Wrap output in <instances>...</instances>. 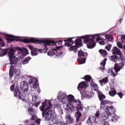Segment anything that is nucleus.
I'll return each mask as SVG.
<instances>
[{
	"instance_id": "obj_1",
	"label": "nucleus",
	"mask_w": 125,
	"mask_h": 125,
	"mask_svg": "<svg viewBox=\"0 0 125 125\" xmlns=\"http://www.w3.org/2000/svg\"><path fill=\"white\" fill-rule=\"evenodd\" d=\"M95 37H97L96 41H97V42L103 40L99 42L100 44L102 45L106 44V42H105V41H106V40H107L108 42H112L113 39V38H111L110 35H108L107 34L105 36V39H103L102 37H100L97 34H95V35H85L81 36L80 38L81 39L84 40L83 42H84V43H86L87 47L88 48H93V47L95 46V42H94Z\"/></svg>"
},
{
	"instance_id": "obj_2",
	"label": "nucleus",
	"mask_w": 125,
	"mask_h": 125,
	"mask_svg": "<svg viewBox=\"0 0 125 125\" xmlns=\"http://www.w3.org/2000/svg\"><path fill=\"white\" fill-rule=\"evenodd\" d=\"M47 103L46 102L42 103V105L40 106L39 108L41 111H42V116L45 121L49 122L50 120H52V123L55 124H57V121H55V119H52V115H53V111L50 110L52 108V104L51 102H49V106L46 107Z\"/></svg>"
},
{
	"instance_id": "obj_3",
	"label": "nucleus",
	"mask_w": 125,
	"mask_h": 125,
	"mask_svg": "<svg viewBox=\"0 0 125 125\" xmlns=\"http://www.w3.org/2000/svg\"><path fill=\"white\" fill-rule=\"evenodd\" d=\"M112 104L113 103L108 100L102 101L101 103V109H104L106 107L105 112H104L102 115V120L103 121H106L109 116H111V115L116 113V109L114 108Z\"/></svg>"
},
{
	"instance_id": "obj_4",
	"label": "nucleus",
	"mask_w": 125,
	"mask_h": 125,
	"mask_svg": "<svg viewBox=\"0 0 125 125\" xmlns=\"http://www.w3.org/2000/svg\"><path fill=\"white\" fill-rule=\"evenodd\" d=\"M24 42H31L32 43H42L44 47H47L48 45H52V46H57L62 44V40H59L55 42L54 40H42L37 39L35 38H31L30 39L23 40Z\"/></svg>"
},
{
	"instance_id": "obj_5",
	"label": "nucleus",
	"mask_w": 125,
	"mask_h": 125,
	"mask_svg": "<svg viewBox=\"0 0 125 125\" xmlns=\"http://www.w3.org/2000/svg\"><path fill=\"white\" fill-rule=\"evenodd\" d=\"M30 39H31V38L29 39L26 38L23 40H21L19 37L14 36L11 35H7L6 37L7 42H8V43L12 42H14V41H15L16 42H21L22 41L24 43H29V42H24V40H30Z\"/></svg>"
},
{
	"instance_id": "obj_6",
	"label": "nucleus",
	"mask_w": 125,
	"mask_h": 125,
	"mask_svg": "<svg viewBox=\"0 0 125 125\" xmlns=\"http://www.w3.org/2000/svg\"><path fill=\"white\" fill-rule=\"evenodd\" d=\"M47 50H48V47H45L44 49H38L35 48L34 50H31V53L32 56H37V55L39 54L38 52H40V53H46Z\"/></svg>"
},
{
	"instance_id": "obj_7",
	"label": "nucleus",
	"mask_w": 125,
	"mask_h": 125,
	"mask_svg": "<svg viewBox=\"0 0 125 125\" xmlns=\"http://www.w3.org/2000/svg\"><path fill=\"white\" fill-rule=\"evenodd\" d=\"M60 47H61V46H57L56 48L52 49L51 50L49 51L47 53V55L50 57L55 55L56 57H59L60 55H62V53H60L57 51L58 49H60Z\"/></svg>"
},
{
	"instance_id": "obj_8",
	"label": "nucleus",
	"mask_w": 125,
	"mask_h": 125,
	"mask_svg": "<svg viewBox=\"0 0 125 125\" xmlns=\"http://www.w3.org/2000/svg\"><path fill=\"white\" fill-rule=\"evenodd\" d=\"M14 95L15 97H18L20 99H22L26 97V94H22V92L20 90V88L18 86H16L14 91Z\"/></svg>"
},
{
	"instance_id": "obj_9",
	"label": "nucleus",
	"mask_w": 125,
	"mask_h": 125,
	"mask_svg": "<svg viewBox=\"0 0 125 125\" xmlns=\"http://www.w3.org/2000/svg\"><path fill=\"white\" fill-rule=\"evenodd\" d=\"M21 88L23 91L24 94H27L28 93V90H29V84L26 81H22L21 83Z\"/></svg>"
},
{
	"instance_id": "obj_10",
	"label": "nucleus",
	"mask_w": 125,
	"mask_h": 125,
	"mask_svg": "<svg viewBox=\"0 0 125 125\" xmlns=\"http://www.w3.org/2000/svg\"><path fill=\"white\" fill-rule=\"evenodd\" d=\"M27 111L29 113V115L31 116V118H30V120L31 121H34V120H37V116L35 114V111H34V108L32 107H29L27 109Z\"/></svg>"
},
{
	"instance_id": "obj_11",
	"label": "nucleus",
	"mask_w": 125,
	"mask_h": 125,
	"mask_svg": "<svg viewBox=\"0 0 125 125\" xmlns=\"http://www.w3.org/2000/svg\"><path fill=\"white\" fill-rule=\"evenodd\" d=\"M125 66V63L124 62H121L119 64L116 63L114 65V69L116 73H118L123 67Z\"/></svg>"
},
{
	"instance_id": "obj_12",
	"label": "nucleus",
	"mask_w": 125,
	"mask_h": 125,
	"mask_svg": "<svg viewBox=\"0 0 125 125\" xmlns=\"http://www.w3.org/2000/svg\"><path fill=\"white\" fill-rule=\"evenodd\" d=\"M73 39H75V37L69 38L67 40H64V42H65V45L69 47L71 46L72 44H74V41L72 40Z\"/></svg>"
},
{
	"instance_id": "obj_13",
	"label": "nucleus",
	"mask_w": 125,
	"mask_h": 125,
	"mask_svg": "<svg viewBox=\"0 0 125 125\" xmlns=\"http://www.w3.org/2000/svg\"><path fill=\"white\" fill-rule=\"evenodd\" d=\"M81 96L83 98H85L86 99H89L91 97V93L88 91H84L83 93H81Z\"/></svg>"
},
{
	"instance_id": "obj_14",
	"label": "nucleus",
	"mask_w": 125,
	"mask_h": 125,
	"mask_svg": "<svg viewBox=\"0 0 125 125\" xmlns=\"http://www.w3.org/2000/svg\"><path fill=\"white\" fill-rule=\"evenodd\" d=\"M10 60V63L11 65H15V64H16L17 62H18V58H16V57H10L9 58Z\"/></svg>"
},
{
	"instance_id": "obj_15",
	"label": "nucleus",
	"mask_w": 125,
	"mask_h": 125,
	"mask_svg": "<svg viewBox=\"0 0 125 125\" xmlns=\"http://www.w3.org/2000/svg\"><path fill=\"white\" fill-rule=\"evenodd\" d=\"M87 87V84L85 83V82H81L78 86V89L80 90V88H86Z\"/></svg>"
},
{
	"instance_id": "obj_16",
	"label": "nucleus",
	"mask_w": 125,
	"mask_h": 125,
	"mask_svg": "<svg viewBox=\"0 0 125 125\" xmlns=\"http://www.w3.org/2000/svg\"><path fill=\"white\" fill-rule=\"evenodd\" d=\"M75 46L76 47H81V46H82L83 45V42L81 39H77L75 41Z\"/></svg>"
},
{
	"instance_id": "obj_17",
	"label": "nucleus",
	"mask_w": 125,
	"mask_h": 125,
	"mask_svg": "<svg viewBox=\"0 0 125 125\" xmlns=\"http://www.w3.org/2000/svg\"><path fill=\"white\" fill-rule=\"evenodd\" d=\"M95 121H96L95 117H91L88 118L87 123L89 125H93V124L95 123Z\"/></svg>"
},
{
	"instance_id": "obj_18",
	"label": "nucleus",
	"mask_w": 125,
	"mask_h": 125,
	"mask_svg": "<svg viewBox=\"0 0 125 125\" xmlns=\"http://www.w3.org/2000/svg\"><path fill=\"white\" fill-rule=\"evenodd\" d=\"M68 102L71 103V102H75L77 103V100H75V97L73 95H69L67 96Z\"/></svg>"
},
{
	"instance_id": "obj_19",
	"label": "nucleus",
	"mask_w": 125,
	"mask_h": 125,
	"mask_svg": "<svg viewBox=\"0 0 125 125\" xmlns=\"http://www.w3.org/2000/svg\"><path fill=\"white\" fill-rule=\"evenodd\" d=\"M113 54H118V55H122L121 50L119 49L118 47H114L112 49Z\"/></svg>"
},
{
	"instance_id": "obj_20",
	"label": "nucleus",
	"mask_w": 125,
	"mask_h": 125,
	"mask_svg": "<svg viewBox=\"0 0 125 125\" xmlns=\"http://www.w3.org/2000/svg\"><path fill=\"white\" fill-rule=\"evenodd\" d=\"M66 122H67V123H68V124H73V123H74V118H73V117H72V116H71L70 115H66Z\"/></svg>"
},
{
	"instance_id": "obj_21",
	"label": "nucleus",
	"mask_w": 125,
	"mask_h": 125,
	"mask_svg": "<svg viewBox=\"0 0 125 125\" xmlns=\"http://www.w3.org/2000/svg\"><path fill=\"white\" fill-rule=\"evenodd\" d=\"M109 59L113 62H118L120 60V58L117 56H111L109 57Z\"/></svg>"
},
{
	"instance_id": "obj_22",
	"label": "nucleus",
	"mask_w": 125,
	"mask_h": 125,
	"mask_svg": "<svg viewBox=\"0 0 125 125\" xmlns=\"http://www.w3.org/2000/svg\"><path fill=\"white\" fill-rule=\"evenodd\" d=\"M85 61H86V58H79L77 59V62H78L79 64L80 65L82 64H84L85 63Z\"/></svg>"
},
{
	"instance_id": "obj_23",
	"label": "nucleus",
	"mask_w": 125,
	"mask_h": 125,
	"mask_svg": "<svg viewBox=\"0 0 125 125\" xmlns=\"http://www.w3.org/2000/svg\"><path fill=\"white\" fill-rule=\"evenodd\" d=\"M108 82H109V80H108L107 77H105L102 80H99V83L101 85H103V83L104 84H106V83H108Z\"/></svg>"
},
{
	"instance_id": "obj_24",
	"label": "nucleus",
	"mask_w": 125,
	"mask_h": 125,
	"mask_svg": "<svg viewBox=\"0 0 125 125\" xmlns=\"http://www.w3.org/2000/svg\"><path fill=\"white\" fill-rule=\"evenodd\" d=\"M90 84L92 89H93V90H95V91L98 90V85H97V84L92 82Z\"/></svg>"
},
{
	"instance_id": "obj_25",
	"label": "nucleus",
	"mask_w": 125,
	"mask_h": 125,
	"mask_svg": "<svg viewBox=\"0 0 125 125\" xmlns=\"http://www.w3.org/2000/svg\"><path fill=\"white\" fill-rule=\"evenodd\" d=\"M69 51H74V52H75V53H77V52H78V47H77L76 45L74 46H71L69 48Z\"/></svg>"
},
{
	"instance_id": "obj_26",
	"label": "nucleus",
	"mask_w": 125,
	"mask_h": 125,
	"mask_svg": "<svg viewBox=\"0 0 125 125\" xmlns=\"http://www.w3.org/2000/svg\"><path fill=\"white\" fill-rule=\"evenodd\" d=\"M109 94L110 96H115V95L117 94V91H116V89H115V88H112L109 91Z\"/></svg>"
},
{
	"instance_id": "obj_27",
	"label": "nucleus",
	"mask_w": 125,
	"mask_h": 125,
	"mask_svg": "<svg viewBox=\"0 0 125 125\" xmlns=\"http://www.w3.org/2000/svg\"><path fill=\"white\" fill-rule=\"evenodd\" d=\"M67 110H70V111H74L75 110V107L73 105V104L69 103L68 104L66 105Z\"/></svg>"
},
{
	"instance_id": "obj_28",
	"label": "nucleus",
	"mask_w": 125,
	"mask_h": 125,
	"mask_svg": "<svg viewBox=\"0 0 125 125\" xmlns=\"http://www.w3.org/2000/svg\"><path fill=\"white\" fill-rule=\"evenodd\" d=\"M14 53H15V50H14V49H11L10 50V51L8 52L9 58H10V57H14L13 56L14 55Z\"/></svg>"
},
{
	"instance_id": "obj_29",
	"label": "nucleus",
	"mask_w": 125,
	"mask_h": 125,
	"mask_svg": "<svg viewBox=\"0 0 125 125\" xmlns=\"http://www.w3.org/2000/svg\"><path fill=\"white\" fill-rule=\"evenodd\" d=\"M83 80H85L86 82H90L92 80V78L90 75H85L83 78Z\"/></svg>"
},
{
	"instance_id": "obj_30",
	"label": "nucleus",
	"mask_w": 125,
	"mask_h": 125,
	"mask_svg": "<svg viewBox=\"0 0 125 125\" xmlns=\"http://www.w3.org/2000/svg\"><path fill=\"white\" fill-rule=\"evenodd\" d=\"M12 67H13V65H11L9 70V77L10 79H11V78L14 76V74L13 73V68H12Z\"/></svg>"
},
{
	"instance_id": "obj_31",
	"label": "nucleus",
	"mask_w": 125,
	"mask_h": 125,
	"mask_svg": "<svg viewBox=\"0 0 125 125\" xmlns=\"http://www.w3.org/2000/svg\"><path fill=\"white\" fill-rule=\"evenodd\" d=\"M99 52L101 55H102V56H106V55L107 54V51L104 50L102 49L99 50Z\"/></svg>"
},
{
	"instance_id": "obj_32",
	"label": "nucleus",
	"mask_w": 125,
	"mask_h": 125,
	"mask_svg": "<svg viewBox=\"0 0 125 125\" xmlns=\"http://www.w3.org/2000/svg\"><path fill=\"white\" fill-rule=\"evenodd\" d=\"M30 60H31V58H30V57L25 58L24 60H23L22 62V64L23 65H25V64H28V63H29V61H30Z\"/></svg>"
},
{
	"instance_id": "obj_33",
	"label": "nucleus",
	"mask_w": 125,
	"mask_h": 125,
	"mask_svg": "<svg viewBox=\"0 0 125 125\" xmlns=\"http://www.w3.org/2000/svg\"><path fill=\"white\" fill-rule=\"evenodd\" d=\"M82 117V113L80 112H77L76 115V122H79L80 121V118Z\"/></svg>"
},
{
	"instance_id": "obj_34",
	"label": "nucleus",
	"mask_w": 125,
	"mask_h": 125,
	"mask_svg": "<svg viewBox=\"0 0 125 125\" xmlns=\"http://www.w3.org/2000/svg\"><path fill=\"white\" fill-rule=\"evenodd\" d=\"M100 65L101 67H99V70H101V71H104V69H105V62H101Z\"/></svg>"
},
{
	"instance_id": "obj_35",
	"label": "nucleus",
	"mask_w": 125,
	"mask_h": 125,
	"mask_svg": "<svg viewBox=\"0 0 125 125\" xmlns=\"http://www.w3.org/2000/svg\"><path fill=\"white\" fill-rule=\"evenodd\" d=\"M99 98L100 100V101H102L101 103L102 102L103 100H104V99H105V98H106V96L104 95H99Z\"/></svg>"
},
{
	"instance_id": "obj_36",
	"label": "nucleus",
	"mask_w": 125,
	"mask_h": 125,
	"mask_svg": "<svg viewBox=\"0 0 125 125\" xmlns=\"http://www.w3.org/2000/svg\"><path fill=\"white\" fill-rule=\"evenodd\" d=\"M78 57H83L84 56V54L83 51H79L78 54Z\"/></svg>"
},
{
	"instance_id": "obj_37",
	"label": "nucleus",
	"mask_w": 125,
	"mask_h": 125,
	"mask_svg": "<svg viewBox=\"0 0 125 125\" xmlns=\"http://www.w3.org/2000/svg\"><path fill=\"white\" fill-rule=\"evenodd\" d=\"M112 47V44H108L107 45L105 46V48L108 51H110L111 50V48Z\"/></svg>"
},
{
	"instance_id": "obj_38",
	"label": "nucleus",
	"mask_w": 125,
	"mask_h": 125,
	"mask_svg": "<svg viewBox=\"0 0 125 125\" xmlns=\"http://www.w3.org/2000/svg\"><path fill=\"white\" fill-rule=\"evenodd\" d=\"M0 45L3 47V46H5V43H4L3 41H2V39L0 37Z\"/></svg>"
},
{
	"instance_id": "obj_39",
	"label": "nucleus",
	"mask_w": 125,
	"mask_h": 125,
	"mask_svg": "<svg viewBox=\"0 0 125 125\" xmlns=\"http://www.w3.org/2000/svg\"><path fill=\"white\" fill-rule=\"evenodd\" d=\"M4 55H6V50H2V54H0V57H2L4 56Z\"/></svg>"
},
{
	"instance_id": "obj_40",
	"label": "nucleus",
	"mask_w": 125,
	"mask_h": 125,
	"mask_svg": "<svg viewBox=\"0 0 125 125\" xmlns=\"http://www.w3.org/2000/svg\"><path fill=\"white\" fill-rule=\"evenodd\" d=\"M118 120H119V116L115 115L113 116V119L111 120V122H114V121L117 122Z\"/></svg>"
},
{
	"instance_id": "obj_41",
	"label": "nucleus",
	"mask_w": 125,
	"mask_h": 125,
	"mask_svg": "<svg viewBox=\"0 0 125 125\" xmlns=\"http://www.w3.org/2000/svg\"><path fill=\"white\" fill-rule=\"evenodd\" d=\"M108 72H109V73H111V75H113V77H115L116 74H115V73H114V72H113V69L109 68L108 69Z\"/></svg>"
},
{
	"instance_id": "obj_42",
	"label": "nucleus",
	"mask_w": 125,
	"mask_h": 125,
	"mask_svg": "<svg viewBox=\"0 0 125 125\" xmlns=\"http://www.w3.org/2000/svg\"><path fill=\"white\" fill-rule=\"evenodd\" d=\"M121 42L125 43V35L121 36Z\"/></svg>"
},
{
	"instance_id": "obj_43",
	"label": "nucleus",
	"mask_w": 125,
	"mask_h": 125,
	"mask_svg": "<svg viewBox=\"0 0 125 125\" xmlns=\"http://www.w3.org/2000/svg\"><path fill=\"white\" fill-rule=\"evenodd\" d=\"M34 82H35V79L32 77H30L29 80V83H33Z\"/></svg>"
},
{
	"instance_id": "obj_44",
	"label": "nucleus",
	"mask_w": 125,
	"mask_h": 125,
	"mask_svg": "<svg viewBox=\"0 0 125 125\" xmlns=\"http://www.w3.org/2000/svg\"><path fill=\"white\" fill-rule=\"evenodd\" d=\"M117 46L119 47V48H123V44H122V43H121V42H117Z\"/></svg>"
},
{
	"instance_id": "obj_45",
	"label": "nucleus",
	"mask_w": 125,
	"mask_h": 125,
	"mask_svg": "<svg viewBox=\"0 0 125 125\" xmlns=\"http://www.w3.org/2000/svg\"><path fill=\"white\" fill-rule=\"evenodd\" d=\"M37 99H38V96H32V101L34 102H36V101H37Z\"/></svg>"
},
{
	"instance_id": "obj_46",
	"label": "nucleus",
	"mask_w": 125,
	"mask_h": 125,
	"mask_svg": "<svg viewBox=\"0 0 125 125\" xmlns=\"http://www.w3.org/2000/svg\"><path fill=\"white\" fill-rule=\"evenodd\" d=\"M35 121V123H36L37 124H38L40 125L41 123V120L40 119H37V116H36V120H33Z\"/></svg>"
},
{
	"instance_id": "obj_47",
	"label": "nucleus",
	"mask_w": 125,
	"mask_h": 125,
	"mask_svg": "<svg viewBox=\"0 0 125 125\" xmlns=\"http://www.w3.org/2000/svg\"><path fill=\"white\" fill-rule=\"evenodd\" d=\"M38 82L37 81L34 82V84L33 85L34 88H37V87L38 86V85H39V84H38Z\"/></svg>"
},
{
	"instance_id": "obj_48",
	"label": "nucleus",
	"mask_w": 125,
	"mask_h": 125,
	"mask_svg": "<svg viewBox=\"0 0 125 125\" xmlns=\"http://www.w3.org/2000/svg\"><path fill=\"white\" fill-rule=\"evenodd\" d=\"M12 68H13V72L14 73H15V74H16L17 75H18V70L17 69H15V68H14V66H13Z\"/></svg>"
},
{
	"instance_id": "obj_49",
	"label": "nucleus",
	"mask_w": 125,
	"mask_h": 125,
	"mask_svg": "<svg viewBox=\"0 0 125 125\" xmlns=\"http://www.w3.org/2000/svg\"><path fill=\"white\" fill-rule=\"evenodd\" d=\"M117 95H118L121 99L123 98V96H124V94L122 92L117 93Z\"/></svg>"
},
{
	"instance_id": "obj_50",
	"label": "nucleus",
	"mask_w": 125,
	"mask_h": 125,
	"mask_svg": "<svg viewBox=\"0 0 125 125\" xmlns=\"http://www.w3.org/2000/svg\"><path fill=\"white\" fill-rule=\"evenodd\" d=\"M15 87V84H13L12 86H11V87H10L11 91H13V90L14 91V90L15 89H14Z\"/></svg>"
},
{
	"instance_id": "obj_51",
	"label": "nucleus",
	"mask_w": 125,
	"mask_h": 125,
	"mask_svg": "<svg viewBox=\"0 0 125 125\" xmlns=\"http://www.w3.org/2000/svg\"><path fill=\"white\" fill-rule=\"evenodd\" d=\"M95 117H96L97 118H98L99 117V116H100V111H98L95 115Z\"/></svg>"
},
{
	"instance_id": "obj_52",
	"label": "nucleus",
	"mask_w": 125,
	"mask_h": 125,
	"mask_svg": "<svg viewBox=\"0 0 125 125\" xmlns=\"http://www.w3.org/2000/svg\"><path fill=\"white\" fill-rule=\"evenodd\" d=\"M62 101L64 104H66V103H67V99H66L64 97H62Z\"/></svg>"
},
{
	"instance_id": "obj_53",
	"label": "nucleus",
	"mask_w": 125,
	"mask_h": 125,
	"mask_svg": "<svg viewBox=\"0 0 125 125\" xmlns=\"http://www.w3.org/2000/svg\"><path fill=\"white\" fill-rule=\"evenodd\" d=\"M40 104H41V102H38V103L34 104V105H33V106H35V107H39Z\"/></svg>"
},
{
	"instance_id": "obj_54",
	"label": "nucleus",
	"mask_w": 125,
	"mask_h": 125,
	"mask_svg": "<svg viewBox=\"0 0 125 125\" xmlns=\"http://www.w3.org/2000/svg\"><path fill=\"white\" fill-rule=\"evenodd\" d=\"M101 125H110L107 122H104V123H102Z\"/></svg>"
},
{
	"instance_id": "obj_55",
	"label": "nucleus",
	"mask_w": 125,
	"mask_h": 125,
	"mask_svg": "<svg viewBox=\"0 0 125 125\" xmlns=\"http://www.w3.org/2000/svg\"><path fill=\"white\" fill-rule=\"evenodd\" d=\"M28 48L30 49V50H33L34 49V47L31 46L30 45H28Z\"/></svg>"
},
{
	"instance_id": "obj_56",
	"label": "nucleus",
	"mask_w": 125,
	"mask_h": 125,
	"mask_svg": "<svg viewBox=\"0 0 125 125\" xmlns=\"http://www.w3.org/2000/svg\"><path fill=\"white\" fill-rule=\"evenodd\" d=\"M77 108L79 109V110H81V111H83V107H82V106L80 105H78Z\"/></svg>"
},
{
	"instance_id": "obj_57",
	"label": "nucleus",
	"mask_w": 125,
	"mask_h": 125,
	"mask_svg": "<svg viewBox=\"0 0 125 125\" xmlns=\"http://www.w3.org/2000/svg\"><path fill=\"white\" fill-rule=\"evenodd\" d=\"M17 49L18 50H20V51H22V48H21V47H18Z\"/></svg>"
},
{
	"instance_id": "obj_58",
	"label": "nucleus",
	"mask_w": 125,
	"mask_h": 125,
	"mask_svg": "<svg viewBox=\"0 0 125 125\" xmlns=\"http://www.w3.org/2000/svg\"><path fill=\"white\" fill-rule=\"evenodd\" d=\"M24 122V123H25V124H27V123H29V120H25Z\"/></svg>"
},
{
	"instance_id": "obj_59",
	"label": "nucleus",
	"mask_w": 125,
	"mask_h": 125,
	"mask_svg": "<svg viewBox=\"0 0 125 125\" xmlns=\"http://www.w3.org/2000/svg\"><path fill=\"white\" fill-rule=\"evenodd\" d=\"M122 21H123V19H121L120 20H119V21H120V23H122Z\"/></svg>"
},
{
	"instance_id": "obj_60",
	"label": "nucleus",
	"mask_w": 125,
	"mask_h": 125,
	"mask_svg": "<svg viewBox=\"0 0 125 125\" xmlns=\"http://www.w3.org/2000/svg\"><path fill=\"white\" fill-rule=\"evenodd\" d=\"M30 125H36L35 124H31Z\"/></svg>"
},
{
	"instance_id": "obj_61",
	"label": "nucleus",
	"mask_w": 125,
	"mask_h": 125,
	"mask_svg": "<svg viewBox=\"0 0 125 125\" xmlns=\"http://www.w3.org/2000/svg\"><path fill=\"white\" fill-rule=\"evenodd\" d=\"M0 50H1V47H0Z\"/></svg>"
}]
</instances>
